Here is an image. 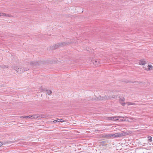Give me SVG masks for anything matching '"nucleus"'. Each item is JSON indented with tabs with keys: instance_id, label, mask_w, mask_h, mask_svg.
<instances>
[{
	"instance_id": "nucleus-1",
	"label": "nucleus",
	"mask_w": 153,
	"mask_h": 153,
	"mask_svg": "<svg viewBox=\"0 0 153 153\" xmlns=\"http://www.w3.org/2000/svg\"><path fill=\"white\" fill-rule=\"evenodd\" d=\"M131 133V131H127L126 132H122L120 133H118L115 134H110L111 137H113L114 138H116L117 137H121L124 136H126L129 134Z\"/></svg>"
},
{
	"instance_id": "nucleus-2",
	"label": "nucleus",
	"mask_w": 153,
	"mask_h": 153,
	"mask_svg": "<svg viewBox=\"0 0 153 153\" xmlns=\"http://www.w3.org/2000/svg\"><path fill=\"white\" fill-rule=\"evenodd\" d=\"M13 69L16 71L17 73L19 74L22 73L25 71L29 70V68H22V67L18 66H14Z\"/></svg>"
},
{
	"instance_id": "nucleus-3",
	"label": "nucleus",
	"mask_w": 153,
	"mask_h": 153,
	"mask_svg": "<svg viewBox=\"0 0 153 153\" xmlns=\"http://www.w3.org/2000/svg\"><path fill=\"white\" fill-rule=\"evenodd\" d=\"M71 42H63L61 43H59L52 46L51 48L52 49H55L58 48L59 47H62L64 46H65L67 45L70 44Z\"/></svg>"
},
{
	"instance_id": "nucleus-4",
	"label": "nucleus",
	"mask_w": 153,
	"mask_h": 153,
	"mask_svg": "<svg viewBox=\"0 0 153 153\" xmlns=\"http://www.w3.org/2000/svg\"><path fill=\"white\" fill-rule=\"evenodd\" d=\"M44 62L42 61H33L28 62V65L31 66H36L43 64Z\"/></svg>"
},
{
	"instance_id": "nucleus-5",
	"label": "nucleus",
	"mask_w": 153,
	"mask_h": 153,
	"mask_svg": "<svg viewBox=\"0 0 153 153\" xmlns=\"http://www.w3.org/2000/svg\"><path fill=\"white\" fill-rule=\"evenodd\" d=\"M93 63L96 67H98L100 66V63L99 60L96 59L93 60Z\"/></svg>"
},
{
	"instance_id": "nucleus-6",
	"label": "nucleus",
	"mask_w": 153,
	"mask_h": 153,
	"mask_svg": "<svg viewBox=\"0 0 153 153\" xmlns=\"http://www.w3.org/2000/svg\"><path fill=\"white\" fill-rule=\"evenodd\" d=\"M100 100H101L111 99V97L105 95L103 97H101L100 96Z\"/></svg>"
},
{
	"instance_id": "nucleus-7",
	"label": "nucleus",
	"mask_w": 153,
	"mask_h": 153,
	"mask_svg": "<svg viewBox=\"0 0 153 153\" xmlns=\"http://www.w3.org/2000/svg\"><path fill=\"white\" fill-rule=\"evenodd\" d=\"M134 83L136 84L144 85L145 84V82L140 81H134Z\"/></svg>"
},
{
	"instance_id": "nucleus-8",
	"label": "nucleus",
	"mask_w": 153,
	"mask_h": 153,
	"mask_svg": "<svg viewBox=\"0 0 153 153\" xmlns=\"http://www.w3.org/2000/svg\"><path fill=\"white\" fill-rule=\"evenodd\" d=\"M146 63V61L144 59H141L140 60L139 64L142 65H145Z\"/></svg>"
},
{
	"instance_id": "nucleus-9",
	"label": "nucleus",
	"mask_w": 153,
	"mask_h": 153,
	"mask_svg": "<svg viewBox=\"0 0 153 153\" xmlns=\"http://www.w3.org/2000/svg\"><path fill=\"white\" fill-rule=\"evenodd\" d=\"M148 69L146 70L147 71H149L153 69V66L151 65H149L147 66Z\"/></svg>"
},
{
	"instance_id": "nucleus-10",
	"label": "nucleus",
	"mask_w": 153,
	"mask_h": 153,
	"mask_svg": "<svg viewBox=\"0 0 153 153\" xmlns=\"http://www.w3.org/2000/svg\"><path fill=\"white\" fill-rule=\"evenodd\" d=\"M39 117V115L38 114H34L31 116V118L32 117L33 118L36 119Z\"/></svg>"
},
{
	"instance_id": "nucleus-11",
	"label": "nucleus",
	"mask_w": 153,
	"mask_h": 153,
	"mask_svg": "<svg viewBox=\"0 0 153 153\" xmlns=\"http://www.w3.org/2000/svg\"><path fill=\"white\" fill-rule=\"evenodd\" d=\"M115 117V118H114V119H113V120L116 121V120H118V119L117 118H122L123 117H121V116H117V117Z\"/></svg>"
},
{
	"instance_id": "nucleus-12",
	"label": "nucleus",
	"mask_w": 153,
	"mask_h": 153,
	"mask_svg": "<svg viewBox=\"0 0 153 153\" xmlns=\"http://www.w3.org/2000/svg\"><path fill=\"white\" fill-rule=\"evenodd\" d=\"M6 68H7V69H8V66H6L4 65H0V68L4 69Z\"/></svg>"
},
{
	"instance_id": "nucleus-13",
	"label": "nucleus",
	"mask_w": 153,
	"mask_h": 153,
	"mask_svg": "<svg viewBox=\"0 0 153 153\" xmlns=\"http://www.w3.org/2000/svg\"><path fill=\"white\" fill-rule=\"evenodd\" d=\"M20 117L21 118H31V115L28 116H21Z\"/></svg>"
},
{
	"instance_id": "nucleus-14",
	"label": "nucleus",
	"mask_w": 153,
	"mask_h": 153,
	"mask_svg": "<svg viewBox=\"0 0 153 153\" xmlns=\"http://www.w3.org/2000/svg\"><path fill=\"white\" fill-rule=\"evenodd\" d=\"M147 138H148V140H149V142H151L152 141V137H151L150 136H147Z\"/></svg>"
},
{
	"instance_id": "nucleus-15",
	"label": "nucleus",
	"mask_w": 153,
	"mask_h": 153,
	"mask_svg": "<svg viewBox=\"0 0 153 153\" xmlns=\"http://www.w3.org/2000/svg\"><path fill=\"white\" fill-rule=\"evenodd\" d=\"M103 136L105 137H111L110 134H105Z\"/></svg>"
},
{
	"instance_id": "nucleus-16",
	"label": "nucleus",
	"mask_w": 153,
	"mask_h": 153,
	"mask_svg": "<svg viewBox=\"0 0 153 153\" xmlns=\"http://www.w3.org/2000/svg\"><path fill=\"white\" fill-rule=\"evenodd\" d=\"M46 91H47V94L48 95H50L52 93V92L51 90H46Z\"/></svg>"
},
{
	"instance_id": "nucleus-17",
	"label": "nucleus",
	"mask_w": 153,
	"mask_h": 153,
	"mask_svg": "<svg viewBox=\"0 0 153 153\" xmlns=\"http://www.w3.org/2000/svg\"><path fill=\"white\" fill-rule=\"evenodd\" d=\"M5 16L9 17H13V16L11 15H9L8 14L5 13Z\"/></svg>"
},
{
	"instance_id": "nucleus-18",
	"label": "nucleus",
	"mask_w": 153,
	"mask_h": 153,
	"mask_svg": "<svg viewBox=\"0 0 153 153\" xmlns=\"http://www.w3.org/2000/svg\"><path fill=\"white\" fill-rule=\"evenodd\" d=\"M125 98L123 97H121L120 98L119 101L120 102L121 101H125Z\"/></svg>"
},
{
	"instance_id": "nucleus-19",
	"label": "nucleus",
	"mask_w": 153,
	"mask_h": 153,
	"mask_svg": "<svg viewBox=\"0 0 153 153\" xmlns=\"http://www.w3.org/2000/svg\"><path fill=\"white\" fill-rule=\"evenodd\" d=\"M117 98V96L114 95H113L111 97V99H116Z\"/></svg>"
},
{
	"instance_id": "nucleus-20",
	"label": "nucleus",
	"mask_w": 153,
	"mask_h": 153,
	"mask_svg": "<svg viewBox=\"0 0 153 153\" xmlns=\"http://www.w3.org/2000/svg\"><path fill=\"white\" fill-rule=\"evenodd\" d=\"M57 120H58V122H63L64 121V120L63 119H58Z\"/></svg>"
},
{
	"instance_id": "nucleus-21",
	"label": "nucleus",
	"mask_w": 153,
	"mask_h": 153,
	"mask_svg": "<svg viewBox=\"0 0 153 153\" xmlns=\"http://www.w3.org/2000/svg\"><path fill=\"white\" fill-rule=\"evenodd\" d=\"M115 117H108V119L109 120H113V119H114Z\"/></svg>"
},
{
	"instance_id": "nucleus-22",
	"label": "nucleus",
	"mask_w": 153,
	"mask_h": 153,
	"mask_svg": "<svg viewBox=\"0 0 153 153\" xmlns=\"http://www.w3.org/2000/svg\"><path fill=\"white\" fill-rule=\"evenodd\" d=\"M0 14V16H5V13H1Z\"/></svg>"
},
{
	"instance_id": "nucleus-23",
	"label": "nucleus",
	"mask_w": 153,
	"mask_h": 153,
	"mask_svg": "<svg viewBox=\"0 0 153 153\" xmlns=\"http://www.w3.org/2000/svg\"><path fill=\"white\" fill-rule=\"evenodd\" d=\"M126 104H127L128 105L132 104L131 102H126Z\"/></svg>"
},
{
	"instance_id": "nucleus-24",
	"label": "nucleus",
	"mask_w": 153,
	"mask_h": 153,
	"mask_svg": "<svg viewBox=\"0 0 153 153\" xmlns=\"http://www.w3.org/2000/svg\"><path fill=\"white\" fill-rule=\"evenodd\" d=\"M122 105L123 106H124L125 105V104H126V103H125V102H122V103H121Z\"/></svg>"
},
{
	"instance_id": "nucleus-25",
	"label": "nucleus",
	"mask_w": 153,
	"mask_h": 153,
	"mask_svg": "<svg viewBox=\"0 0 153 153\" xmlns=\"http://www.w3.org/2000/svg\"><path fill=\"white\" fill-rule=\"evenodd\" d=\"M3 144V143L2 142H0V147H1Z\"/></svg>"
},
{
	"instance_id": "nucleus-26",
	"label": "nucleus",
	"mask_w": 153,
	"mask_h": 153,
	"mask_svg": "<svg viewBox=\"0 0 153 153\" xmlns=\"http://www.w3.org/2000/svg\"><path fill=\"white\" fill-rule=\"evenodd\" d=\"M53 122L54 123H56V122H58V120H54L53 121Z\"/></svg>"
},
{
	"instance_id": "nucleus-27",
	"label": "nucleus",
	"mask_w": 153,
	"mask_h": 153,
	"mask_svg": "<svg viewBox=\"0 0 153 153\" xmlns=\"http://www.w3.org/2000/svg\"><path fill=\"white\" fill-rule=\"evenodd\" d=\"M95 131H102V130H95Z\"/></svg>"
},
{
	"instance_id": "nucleus-28",
	"label": "nucleus",
	"mask_w": 153,
	"mask_h": 153,
	"mask_svg": "<svg viewBox=\"0 0 153 153\" xmlns=\"http://www.w3.org/2000/svg\"><path fill=\"white\" fill-rule=\"evenodd\" d=\"M135 132V133H134V134H136L137 132V131H134V132Z\"/></svg>"
},
{
	"instance_id": "nucleus-29",
	"label": "nucleus",
	"mask_w": 153,
	"mask_h": 153,
	"mask_svg": "<svg viewBox=\"0 0 153 153\" xmlns=\"http://www.w3.org/2000/svg\"><path fill=\"white\" fill-rule=\"evenodd\" d=\"M120 120L122 121H125L124 120H123V119H120Z\"/></svg>"
}]
</instances>
